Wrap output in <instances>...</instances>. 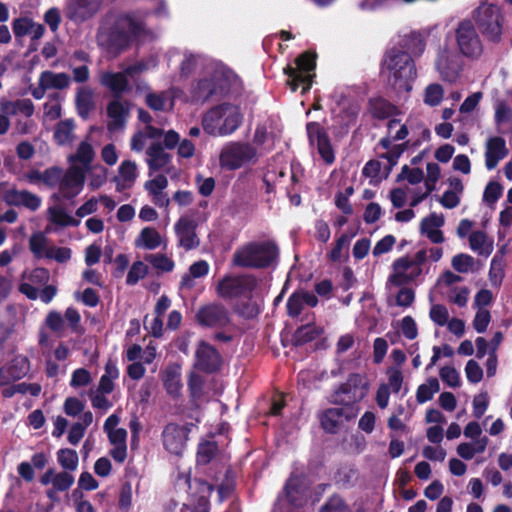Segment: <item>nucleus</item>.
I'll use <instances>...</instances> for the list:
<instances>
[{"instance_id":"f257e3e1","label":"nucleus","mask_w":512,"mask_h":512,"mask_svg":"<svg viewBox=\"0 0 512 512\" xmlns=\"http://www.w3.org/2000/svg\"><path fill=\"white\" fill-rule=\"evenodd\" d=\"M149 38H153V33L133 14L120 15L110 25L102 23L96 35L98 46L114 57L125 51L133 39L145 41Z\"/></svg>"},{"instance_id":"a19ab883","label":"nucleus","mask_w":512,"mask_h":512,"mask_svg":"<svg viewBox=\"0 0 512 512\" xmlns=\"http://www.w3.org/2000/svg\"><path fill=\"white\" fill-rule=\"evenodd\" d=\"M74 121L65 119L57 123L54 131V140L59 145L69 144L73 140Z\"/></svg>"},{"instance_id":"c9c22d12","label":"nucleus","mask_w":512,"mask_h":512,"mask_svg":"<svg viewBox=\"0 0 512 512\" xmlns=\"http://www.w3.org/2000/svg\"><path fill=\"white\" fill-rule=\"evenodd\" d=\"M323 333V328L314 324H306L299 327L293 334L292 343L295 346H302L313 341Z\"/></svg>"},{"instance_id":"37998d69","label":"nucleus","mask_w":512,"mask_h":512,"mask_svg":"<svg viewBox=\"0 0 512 512\" xmlns=\"http://www.w3.org/2000/svg\"><path fill=\"white\" fill-rule=\"evenodd\" d=\"M2 110L7 114H22L26 117H30L34 113V104L30 99H18L13 102H8Z\"/></svg>"},{"instance_id":"473e14b6","label":"nucleus","mask_w":512,"mask_h":512,"mask_svg":"<svg viewBox=\"0 0 512 512\" xmlns=\"http://www.w3.org/2000/svg\"><path fill=\"white\" fill-rule=\"evenodd\" d=\"M162 381L170 395H178L182 388L180 366L177 364L169 365L162 374Z\"/></svg>"},{"instance_id":"dca6fc26","label":"nucleus","mask_w":512,"mask_h":512,"mask_svg":"<svg viewBox=\"0 0 512 512\" xmlns=\"http://www.w3.org/2000/svg\"><path fill=\"white\" fill-rule=\"evenodd\" d=\"M310 144L317 147L321 158L327 163L334 162V152L327 133L317 122H309L306 126Z\"/></svg>"},{"instance_id":"ddd939ff","label":"nucleus","mask_w":512,"mask_h":512,"mask_svg":"<svg viewBox=\"0 0 512 512\" xmlns=\"http://www.w3.org/2000/svg\"><path fill=\"white\" fill-rule=\"evenodd\" d=\"M130 101L115 97L107 104L106 113L108 116L107 129L109 132L123 131L130 115Z\"/></svg>"},{"instance_id":"0eeeda50","label":"nucleus","mask_w":512,"mask_h":512,"mask_svg":"<svg viewBox=\"0 0 512 512\" xmlns=\"http://www.w3.org/2000/svg\"><path fill=\"white\" fill-rule=\"evenodd\" d=\"M219 161L222 168L236 170L255 164L258 161V152L250 143L230 142L223 147Z\"/></svg>"},{"instance_id":"393cba45","label":"nucleus","mask_w":512,"mask_h":512,"mask_svg":"<svg viewBox=\"0 0 512 512\" xmlns=\"http://www.w3.org/2000/svg\"><path fill=\"white\" fill-rule=\"evenodd\" d=\"M444 223V216L433 212L421 220L420 233L425 235L432 243H442L444 242V235L440 228Z\"/></svg>"},{"instance_id":"338daca9","label":"nucleus","mask_w":512,"mask_h":512,"mask_svg":"<svg viewBox=\"0 0 512 512\" xmlns=\"http://www.w3.org/2000/svg\"><path fill=\"white\" fill-rule=\"evenodd\" d=\"M33 21L29 18H17L12 23V29L16 37H23L29 35L33 26Z\"/></svg>"},{"instance_id":"e2e57ef3","label":"nucleus","mask_w":512,"mask_h":512,"mask_svg":"<svg viewBox=\"0 0 512 512\" xmlns=\"http://www.w3.org/2000/svg\"><path fill=\"white\" fill-rule=\"evenodd\" d=\"M502 186L498 182H489L484 190L483 200L493 205L502 195Z\"/></svg>"},{"instance_id":"2f4dec72","label":"nucleus","mask_w":512,"mask_h":512,"mask_svg":"<svg viewBox=\"0 0 512 512\" xmlns=\"http://www.w3.org/2000/svg\"><path fill=\"white\" fill-rule=\"evenodd\" d=\"M71 79L68 74L61 72L55 73L53 71H43L39 76L38 84L47 90L56 89L63 90L69 87Z\"/></svg>"},{"instance_id":"7c9ffc66","label":"nucleus","mask_w":512,"mask_h":512,"mask_svg":"<svg viewBox=\"0 0 512 512\" xmlns=\"http://www.w3.org/2000/svg\"><path fill=\"white\" fill-rule=\"evenodd\" d=\"M334 98L339 108V116L345 125L352 123L358 116L360 107L357 102L351 101L343 93H335Z\"/></svg>"},{"instance_id":"4d7b16f0","label":"nucleus","mask_w":512,"mask_h":512,"mask_svg":"<svg viewBox=\"0 0 512 512\" xmlns=\"http://www.w3.org/2000/svg\"><path fill=\"white\" fill-rule=\"evenodd\" d=\"M304 298L300 295L299 291H296L290 295L287 300L286 308L287 313L290 317H298L304 308Z\"/></svg>"},{"instance_id":"e433bc0d","label":"nucleus","mask_w":512,"mask_h":512,"mask_svg":"<svg viewBox=\"0 0 512 512\" xmlns=\"http://www.w3.org/2000/svg\"><path fill=\"white\" fill-rule=\"evenodd\" d=\"M487 445L488 438L482 436V438L476 439L475 441L472 440V442L460 443L457 447V453L461 458L471 460L476 454L483 453Z\"/></svg>"},{"instance_id":"1a4fd4ad","label":"nucleus","mask_w":512,"mask_h":512,"mask_svg":"<svg viewBox=\"0 0 512 512\" xmlns=\"http://www.w3.org/2000/svg\"><path fill=\"white\" fill-rule=\"evenodd\" d=\"M256 285L254 277L249 275L223 277L217 284L218 296L225 299H232L251 292Z\"/></svg>"},{"instance_id":"c85d7f7f","label":"nucleus","mask_w":512,"mask_h":512,"mask_svg":"<svg viewBox=\"0 0 512 512\" xmlns=\"http://www.w3.org/2000/svg\"><path fill=\"white\" fill-rule=\"evenodd\" d=\"M350 416L346 413L343 407H334L325 410L320 416L322 428L329 433H335L342 424L344 419H349Z\"/></svg>"},{"instance_id":"412c9836","label":"nucleus","mask_w":512,"mask_h":512,"mask_svg":"<svg viewBox=\"0 0 512 512\" xmlns=\"http://www.w3.org/2000/svg\"><path fill=\"white\" fill-rule=\"evenodd\" d=\"M147 165L149 168V176L154 172L164 170L170 174L174 168L171 164V155L165 152L161 143H152L146 150Z\"/></svg>"},{"instance_id":"8fccbe9b","label":"nucleus","mask_w":512,"mask_h":512,"mask_svg":"<svg viewBox=\"0 0 512 512\" xmlns=\"http://www.w3.org/2000/svg\"><path fill=\"white\" fill-rule=\"evenodd\" d=\"M218 445L214 441H205L200 443L197 451V462L199 464H208L217 454Z\"/></svg>"},{"instance_id":"3c124183","label":"nucleus","mask_w":512,"mask_h":512,"mask_svg":"<svg viewBox=\"0 0 512 512\" xmlns=\"http://www.w3.org/2000/svg\"><path fill=\"white\" fill-rule=\"evenodd\" d=\"M29 247L31 252L37 257H46L48 246V239L42 233H35L29 239Z\"/></svg>"},{"instance_id":"0e129e2a","label":"nucleus","mask_w":512,"mask_h":512,"mask_svg":"<svg viewBox=\"0 0 512 512\" xmlns=\"http://www.w3.org/2000/svg\"><path fill=\"white\" fill-rule=\"evenodd\" d=\"M168 186V180L165 175H157L155 178L146 181L145 182V189L146 191L152 195V194H159L160 192H163L164 189H166Z\"/></svg>"},{"instance_id":"09e8293b","label":"nucleus","mask_w":512,"mask_h":512,"mask_svg":"<svg viewBox=\"0 0 512 512\" xmlns=\"http://www.w3.org/2000/svg\"><path fill=\"white\" fill-rule=\"evenodd\" d=\"M425 41L420 33L412 32L403 40V47L410 55L420 56L425 50Z\"/></svg>"},{"instance_id":"5701e85b","label":"nucleus","mask_w":512,"mask_h":512,"mask_svg":"<svg viewBox=\"0 0 512 512\" xmlns=\"http://www.w3.org/2000/svg\"><path fill=\"white\" fill-rule=\"evenodd\" d=\"M509 150L506 147V141L499 136H493L487 139L485 144V166L488 170H493L498 163L507 157Z\"/></svg>"},{"instance_id":"79ce46f5","label":"nucleus","mask_w":512,"mask_h":512,"mask_svg":"<svg viewBox=\"0 0 512 512\" xmlns=\"http://www.w3.org/2000/svg\"><path fill=\"white\" fill-rule=\"evenodd\" d=\"M369 111L374 118L382 120L393 115L395 106L383 98H374L369 101Z\"/></svg>"},{"instance_id":"423d86ee","label":"nucleus","mask_w":512,"mask_h":512,"mask_svg":"<svg viewBox=\"0 0 512 512\" xmlns=\"http://www.w3.org/2000/svg\"><path fill=\"white\" fill-rule=\"evenodd\" d=\"M427 259V250H419L413 256H403L392 264L393 272L388 281L395 286H402L414 281L422 274V266Z\"/></svg>"},{"instance_id":"6ab92c4d","label":"nucleus","mask_w":512,"mask_h":512,"mask_svg":"<svg viewBox=\"0 0 512 512\" xmlns=\"http://www.w3.org/2000/svg\"><path fill=\"white\" fill-rule=\"evenodd\" d=\"M435 66L444 81L453 83L460 75L461 64L459 58L447 48L439 51Z\"/></svg>"},{"instance_id":"49530a36","label":"nucleus","mask_w":512,"mask_h":512,"mask_svg":"<svg viewBox=\"0 0 512 512\" xmlns=\"http://www.w3.org/2000/svg\"><path fill=\"white\" fill-rule=\"evenodd\" d=\"M144 259L159 272H171L175 267L174 261L165 254H148Z\"/></svg>"},{"instance_id":"c756f323","label":"nucleus","mask_w":512,"mask_h":512,"mask_svg":"<svg viewBox=\"0 0 512 512\" xmlns=\"http://www.w3.org/2000/svg\"><path fill=\"white\" fill-rule=\"evenodd\" d=\"M75 104L78 115L82 119H87L95 108L93 90L87 86L79 87L75 95Z\"/></svg>"},{"instance_id":"f8f14e48","label":"nucleus","mask_w":512,"mask_h":512,"mask_svg":"<svg viewBox=\"0 0 512 512\" xmlns=\"http://www.w3.org/2000/svg\"><path fill=\"white\" fill-rule=\"evenodd\" d=\"M104 0H69L65 16L75 24H82L97 15Z\"/></svg>"},{"instance_id":"a18cd8bd","label":"nucleus","mask_w":512,"mask_h":512,"mask_svg":"<svg viewBox=\"0 0 512 512\" xmlns=\"http://www.w3.org/2000/svg\"><path fill=\"white\" fill-rule=\"evenodd\" d=\"M57 460L65 471L73 472L78 467L79 457L75 450L64 448L57 452Z\"/></svg>"},{"instance_id":"bf43d9fd","label":"nucleus","mask_w":512,"mask_h":512,"mask_svg":"<svg viewBox=\"0 0 512 512\" xmlns=\"http://www.w3.org/2000/svg\"><path fill=\"white\" fill-rule=\"evenodd\" d=\"M440 378L448 386L456 388L460 386V375L458 371L452 366H445L440 369Z\"/></svg>"},{"instance_id":"6e6552de","label":"nucleus","mask_w":512,"mask_h":512,"mask_svg":"<svg viewBox=\"0 0 512 512\" xmlns=\"http://www.w3.org/2000/svg\"><path fill=\"white\" fill-rule=\"evenodd\" d=\"M457 48L460 54L471 60H479L484 54V44L475 25L470 20L459 22L455 30Z\"/></svg>"},{"instance_id":"9b49d317","label":"nucleus","mask_w":512,"mask_h":512,"mask_svg":"<svg viewBox=\"0 0 512 512\" xmlns=\"http://www.w3.org/2000/svg\"><path fill=\"white\" fill-rule=\"evenodd\" d=\"M99 82L112 94L113 98H123L124 95L130 94L135 89V85L125 69L118 72H101Z\"/></svg>"},{"instance_id":"de8ad7c7","label":"nucleus","mask_w":512,"mask_h":512,"mask_svg":"<svg viewBox=\"0 0 512 512\" xmlns=\"http://www.w3.org/2000/svg\"><path fill=\"white\" fill-rule=\"evenodd\" d=\"M95 156L92 145L86 141L79 144L76 153L69 157L70 161L80 162L85 168H88Z\"/></svg>"},{"instance_id":"c03bdc74","label":"nucleus","mask_w":512,"mask_h":512,"mask_svg":"<svg viewBox=\"0 0 512 512\" xmlns=\"http://www.w3.org/2000/svg\"><path fill=\"white\" fill-rule=\"evenodd\" d=\"M440 389L439 381L437 378L431 377L426 383L421 384L416 392V400L418 403L423 404L431 400L435 393Z\"/></svg>"},{"instance_id":"9d476101","label":"nucleus","mask_w":512,"mask_h":512,"mask_svg":"<svg viewBox=\"0 0 512 512\" xmlns=\"http://www.w3.org/2000/svg\"><path fill=\"white\" fill-rule=\"evenodd\" d=\"M296 68L288 66L285 68V73L288 75V84L292 91H296L299 84H303V93L310 89L311 76L303 75L305 72H310L315 68V58L310 53H304L296 59Z\"/></svg>"},{"instance_id":"f704fd0d","label":"nucleus","mask_w":512,"mask_h":512,"mask_svg":"<svg viewBox=\"0 0 512 512\" xmlns=\"http://www.w3.org/2000/svg\"><path fill=\"white\" fill-rule=\"evenodd\" d=\"M470 248L478 255L489 256L493 252V240L483 231H473L469 235Z\"/></svg>"},{"instance_id":"58836bf2","label":"nucleus","mask_w":512,"mask_h":512,"mask_svg":"<svg viewBox=\"0 0 512 512\" xmlns=\"http://www.w3.org/2000/svg\"><path fill=\"white\" fill-rule=\"evenodd\" d=\"M124 69L133 81L136 93H144L150 89L148 83L138 77L139 74L148 70V64L146 62L139 61L133 65L127 66Z\"/></svg>"},{"instance_id":"680f3d73","label":"nucleus","mask_w":512,"mask_h":512,"mask_svg":"<svg viewBox=\"0 0 512 512\" xmlns=\"http://www.w3.org/2000/svg\"><path fill=\"white\" fill-rule=\"evenodd\" d=\"M423 171L419 168H409L407 165L402 167L401 173L398 175V181L406 179L410 184H418L423 180Z\"/></svg>"},{"instance_id":"20e7f679","label":"nucleus","mask_w":512,"mask_h":512,"mask_svg":"<svg viewBox=\"0 0 512 512\" xmlns=\"http://www.w3.org/2000/svg\"><path fill=\"white\" fill-rule=\"evenodd\" d=\"M243 120L240 108L223 103L211 108L202 118L204 131L212 136H227L235 132Z\"/></svg>"},{"instance_id":"4be33fe9","label":"nucleus","mask_w":512,"mask_h":512,"mask_svg":"<svg viewBox=\"0 0 512 512\" xmlns=\"http://www.w3.org/2000/svg\"><path fill=\"white\" fill-rule=\"evenodd\" d=\"M3 200L10 206H23L31 211L40 208L42 199L27 190L8 189L3 194Z\"/></svg>"},{"instance_id":"cd10ccee","label":"nucleus","mask_w":512,"mask_h":512,"mask_svg":"<svg viewBox=\"0 0 512 512\" xmlns=\"http://www.w3.org/2000/svg\"><path fill=\"white\" fill-rule=\"evenodd\" d=\"M340 392L348 394L347 399L342 401L346 403L358 402L366 395L367 385L360 375H351L348 381L341 386Z\"/></svg>"},{"instance_id":"69168bd1","label":"nucleus","mask_w":512,"mask_h":512,"mask_svg":"<svg viewBox=\"0 0 512 512\" xmlns=\"http://www.w3.org/2000/svg\"><path fill=\"white\" fill-rule=\"evenodd\" d=\"M91 374L85 368H78L73 371L70 386L77 388L87 386L91 382Z\"/></svg>"},{"instance_id":"4468645a","label":"nucleus","mask_w":512,"mask_h":512,"mask_svg":"<svg viewBox=\"0 0 512 512\" xmlns=\"http://www.w3.org/2000/svg\"><path fill=\"white\" fill-rule=\"evenodd\" d=\"M198 322L205 327L223 328L230 323L228 310L221 304H208L197 312Z\"/></svg>"},{"instance_id":"b1692460","label":"nucleus","mask_w":512,"mask_h":512,"mask_svg":"<svg viewBox=\"0 0 512 512\" xmlns=\"http://www.w3.org/2000/svg\"><path fill=\"white\" fill-rule=\"evenodd\" d=\"M221 82V74L215 72L211 78L201 79L192 90L193 98L196 101L205 102L209 98L224 91Z\"/></svg>"},{"instance_id":"39448f33","label":"nucleus","mask_w":512,"mask_h":512,"mask_svg":"<svg viewBox=\"0 0 512 512\" xmlns=\"http://www.w3.org/2000/svg\"><path fill=\"white\" fill-rule=\"evenodd\" d=\"M472 16L478 30L489 42H501L504 17L496 4L482 2Z\"/></svg>"},{"instance_id":"4c0bfd02","label":"nucleus","mask_w":512,"mask_h":512,"mask_svg":"<svg viewBox=\"0 0 512 512\" xmlns=\"http://www.w3.org/2000/svg\"><path fill=\"white\" fill-rule=\"evenodd\" d=\"M209 264L205 260L194 262L189 267V273L182 276L180 287L183 289H191L194 287L193 278H201L208 274Z\"/></svg>"},{"instance_id":"6e6d98bb","label":"nucleus","mask_w":512,"mask_h":512,"mask_svg":"<svg viewBox=\"0 0 512 512\" xmlns=\"http://www.w3.org/2000/svg\"><path fill=\"white\" fill-rule=\"evenodd\" d=\"M148 271V266L144 262L135 261L127 274L126 283L128 285H135L148 274Z\"/></svg>"},{"instance_id":"052dcab7","label":"nucleus","mask_w":512,"mask_h":512,"mask_svg":"<svg viewBox=\"0 0 512 512\" xmlns=\"http://www.w3.org/2000/svg\"><path fill=\"white\" fill-rule=\"evenodd\" d=\"M348 507L339 495L331 496L320 508L319 512H347Z\"/></svg>"},{"instance_id":"a211bd4d","label":"nucleus","mask_w":512,"mask_h":512,"mask_svg":"<svg viewBox=\"0 0 512 512\" xmlns=\"http://www.w3.org/2000/svg\"><path fill=\"white\" fill-rule=\"evenodd\" d=\"M196 222L188 217H181L174 225L178 246L186 251L196 249L200 245V239L196 234Z\"/></svg>"},{"instance_id":"774afa93","label":"nucleus","mask_w":512,"mask_h":512,"mask_svg":"<svg viewBox=\"0 0 512 512\" xmlns=\"http://www.w3.org/2000/svg\"><path fill=\"white\" fill-rule=\"evenodd\" d=\"M491 321L490 312L486 309H478L474 320H473V328L478 333H483L486 331L489 323Z\"/></svg>"},{"instance_id":"603ef678","label":"nucleus","mask_w":512,"mask_h":512,"mask_svg":"<svg viewBox=\"0 0 512 512\" xmlns=\"http://www.w3.org/2000/svg\"><path fill=\"white\" fill-rule=\"evenodd\" d=\"M443 96L444 91L440 84H430L425 89L424 103L431 107L438 106L442 102Z\"/></svg>"},{"instance_id":"13d9d810","label":"nucleus","mask_w":512,"mask_h":512,"mask_svg":"<svg viewBox=\"0 0 512 512\" xmlns=\"http://www.w3.org/2000/svg\"><path fill=\"white\" fill-rule=\"evenodd\" d=\"M75 481L74 476L67 471L55 473L53 487L59 492H64L70 489Z\"/></svg>"},{"instance_id":"f3484780","label":"nucleus","mask_w":512,"mask_h":512,"mask_svg":"<svg viewBox=\"0 0 512 512\" xmlns=\"http://www.w3.org/2000/svg\"><path fill=\"white\" fill-rule=\"evenodd\" d=\"M84 182V168L71 166L62 176L59 184V193L65 199H72L82 191Z\"/></svg>"},{"instance_id":"2eb2a0df","label":"nucleus","mask_w":512,"mask_h":512,"mask_svg":"<svg viewBox=\"0 0 512 512\" xmlns=\"http://www.w3.org/2000/svg\"><path fill=\"white\" fill-rule=\"evenodd\" d=\"M190 430L186 426L169 423L162 432L163 445L172 454L180 455L188 440Z\"/></svg>"},{"instance_id":"7ed1b4c3","label":"nucleus","mask_w":512,"mask_h":512,"mask_svg":"<svg viewBox=\"0 0 512 512\" xmlns=\"http://www.w3.org/2000/svg\"><path fill=\"white\" fill-rule=\"evenodd\" d=\"M382 73L386 75L390 85L405 91L412 89L411 82L417 76L411 55L395 48L386 52L382 62Z\"/></svg>"},{"instance_id":"bb28decb","label":"nucleus","mask_w":512,"mask_h":512,"mask_svg":"<svg viewBox=\"0 0 512 512\" xmlns=\"http://www.w3.org/2000/svg\"><path fill=\"white\" fill-rule=\"evenodd\" d=\"M138 177V167L134 161L124 160L118 167V174L113 181L116 184V190L122 192L130 189Z\"/></svg>"},{"instance_id":"ea45409f","label":"nucleus","mask_w":512,"mask_h":512,"mask_svg":"<svg viewBox=\"0 0 512 512\" xmlns=\"http://www.w3.org/2000/svg\"><path fill=\"white\" fill-rule=\"evenodd\" d=\"M48 219L50 222L59 226H73L80 224L78 219L70 216L61 206H52L48 208Z\"/></svg>"},{"instance_id":"864d4df0","label":"nucleus","mask_w":512,"mask_h":512,"mask_svg":"<svg viewBox=\"0 0 512 512\" xmlns=\"http://www.w3.org/2000/svg\"><path fill=\"white\" fill-rule=\"evenodd\" d=\"M474 258L465 253H459L452 258L451 265L459 273H468L473 270Z\"/></svg>"},{"instance_id":"aec40b11","label":"nucleus","mask_w":512,"mask_h":512,"mask_svg":"<svg viewBox=\"0 0 512 512\" xmlns=\"http://www.w3.org/2000/svg\"><path fill=\"white\" fill-rule=\"evenodd\" d=\"M221 366L218 351L205 341L199 342L195 352V367L203 372L212 373Z\"/></svg>"},{"instance_id":"a878e982","label":"nucleus","mask_w":512,"mask_h":512,"mask_svg":"<svg viewBox=\"0 0 512 512\" xmlns=\"http://www.w3.org/2000/svg\"><path fill=\"white\" fill-rule=\"evenodd\" d=\"M285 500L294 507H300L306 502L307 486L304 480L292 475L284 487Z\"/></svg>"},{"instance_id":"5fc2aeb1","label":"nucleus","mask_w":512,"mask_h":512,"mask_svg":"<svg viewBox=\"0 0 512 512\" xmlns=\"http://www.w3.org/2000/svg\"><path fill=\"white\" fill-rule=\"evenodd\" d=\"M8 366L16 380L23 378L29 371V360L25 356H16Z\"/></svg>"},{"instance_id":"72a5a7b5","label":"nucleus","mask_w":512,"mask_h":512,"mask_svg":"<svg viewBox=\"0 0 512 512\" xmlns=\"http://www.w3.org/2000/svg\"><path fill=\"white\" fill-rule=\"evenodd\" d=\"M162 244L160 233L153 227L143 228L135 239V246L146 250H155Z\"/></svg>"},{"instance_id":"f03ea898","label":"nucleus","mask_w":512,"mask_h":512,"mask_svg":"<svg viewBox=\"0 0 512 512\" xmlns=\"http://www.w3.org/2000/svg\"><path fill=\"white\" fill-rule=\"evenodd\" d=\"M279 248L271 240L252 241L238 247L232 257V265L241 268L265 269L278 259Z\"/></svg>"}]
</instances>
